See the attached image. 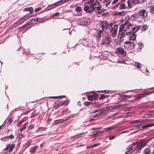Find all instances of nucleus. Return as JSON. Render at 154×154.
Listing matches in <instances>:
<instances>
[{"mask_svg":"<svg viewBox=\"0 0 154 154\" xmlns=\"http://www.w3.org/2000/svg\"><path fill=\"white\" fill-rule=\"evenodd\" d=\"M125 22L120 27L119 34H121V37H124L125 35V32L128 29L132 28L133 24L130 23V17L127 16L125 18Z\"/></svg>","mask_w":154,"mask_h":154,"instance_id":"obj_1","label":"nucleus"},{"mask_svg":"<svg viewBox=\"0 0 154 154\" xmlns=\"http://www.w3.org/2000/svg\"><path fill=\"white\" fill-rule=\"evenodd\" d=\"M99 4V2L97 1H91L86 2L84 4V10L87 12H91L92 11L93 8Z\"/></svg>","mask_w":154,"mask_h":154,"instance_id":"obj_2","label":"nucleus"},{"mask_svg":"<svg viewBox=\"0 0 154 154\" xmlns=\"http://www.w3.org/2000/svg\"><path fill=\"white\" fill-rule=\"evenodd\" d=\"M124 46L126 49L131 50L134 48L135 44L133 42L125 41V42Z\"/></svg>","mask_w":154,"mask_h":154,"instance_id":"obj_3","label":"nucleus"},{"mask_svg":"<svg viewBox=\"0 0 154 154\" xmlns=\"http://www.w3.org/2000/svg\"><path fill=\"white\" fill-rule=\"evenodd\" d=\"M125 35L127 36L129 40L131 41L134 40L136 37V35L134 33H131V32H128L125 33Z\"/></svg>","mask_w":154,"mask_h":154,"instance_id":"obj_4","label":"nucleus"},{"mask_svg":"<svg viewBox=\"0 0 154 154\" xmlns=\"http://www.w3.org/2000/svg\"><path fill=\"white\" fill-rule=\"evenodd\" d=\"M116 53L118 54H121L122 56H125L126 54V52L124 49L121 47L117 48L116 50Z\"/></svg>","mask_w":154,"mask_h":154,"instance_id":"obj_5","label":"nucleus"},{"mask_svg":"<svg viewBox=\"0 0 154 154\" xmlns=\"http://www.w3.org/2000/svg\"><path fill=\"white\" fill-rule=\"evenodd\" d=\"M111 39L108 37H106L102 40V44L105 46L108 45L110 42Z\"/></svg>","mask_w":154,"mask_h":154,"instance_id":"obj_6","label":"nucleus"},{"mask_svg":"<svg viewBox=\"0 0 154 154\" xmlns=\"http://www.w3.org/2000/svg\"><path fill=\"white\" fill-rule=\"evenodd\" d=\"M117 28L118 26L117 25H115L112 28L110 31L112 35L114 37L116 36V33L118 31Z\"/></svg>","mask_w":154,"mask_h":154,"instance_id":"obj_7","label":"nucleus"},{"mask_svg":"<svg viewBox=\"0 0 154 154\" xmlns=\"http://www.w3.org/2000/svg\"><path fill=\"white\" fill-rule=\"evenodd\" d=\"M101 6L99 5L98 6H94L93 8L92 11H94L97 14H100L103 12V11L101 10Z\"/></svg>","mask_w":154,"mask_h":154,"instance_id":"obj_8","label":"nucleus"},{"mask_svg":"<svg viewBox=\"0 0 154 154\" xmlns=\"http://www.w3.org/2000/svg\"><path fill=\"white\" fill-rule=\"evenodd\" d=\"M137 144L136 147L139 150L141 149L145 146V143L143 141H139L136 143H133L134 145Z\"/></svg>","mask_w":154,"mask_h":154,"instance_id":"obj_9","label":"nucleus"},{"mask_svg":"<svg viewBox=\"0 0 154 154\" xmlns=\"http://www.w3.org/2000/svg\"><path fill=\"white\" fill-rule=\"evenodd\" d=\"M147 12L145 10H142L139 12V15L143 19H145L147 17Z\"/></svg>","mask_w":154,"mask_h":154,"instance_id":"obj_10","label":"nucleus"},{"mask_svg":"<svg viewBox=\"0 0 154 154\" xmlns=\"http://www.w3.org/2000/svg\"><path fill=\"white\" fill-rule=\"evenodd\" d=\"M115 107H113L112 106L107 107L104 108V109H97V111L98 112H102L103 111L106 110V109L104 110V109H106L107 110L116 109V108Z\"/></svg>","mask_w":154,"mask_h":154,"instance_id":"obj_11","label":"nucleus"},{"mask_svg":"<svg viewBox=\"0 0 154 154\" xmlns=\"http://www.w3.org/2000/svg\"><path fill=\"white\" fill-rule=\"evenodd\" d=\"M65 2V0H61L58 2L55 3L54 4L52 5L53 8H54L57 6V5H59L60 4L64 3Z\"/></svg>","mask_w":154,"mask_h":154,"instance_id":"obj_12","label":"nucleus"},{"mask_svg":"<svg viewBox=\"0 0 154 154\" xmlns=\"http://www.w3.org/2000/svg\"><path fill=\"white\" fill-rule=\"evenodd\" d=\"M145 117L147 118V117H154V111L150 112L148 114H146L145 115Z\"/></svg>","mask_w":154,"mask_h":154,"instance_id":"obj_13","label":"nucleus"},{"mask_svg":"<svg viewBox=\"0 0 154 154\" xmlns=\"http://www.w3.org/2000/svg\"><path fill=\"white\" fill-rule=\"evenodd\" d=\"M102 33L101 30H99L97 32L96 37L97 39H99L101 37V34Z\"/></svg>","mask_w":154,"mask_h":154,"instance_id":"obj_14","label":"nucleus"},{"mask_svg":"<svg viewBox=\"0 0 154 154\" xmlns=\"http://www.w3.org/2000/svg\"><path fill=\"white\" fill-rule=\"evenodd\" d=\"M128 7L129 8H131L133 6V5L132 4L131 0H128L127 2Z\"/></svg>","mask_w":154,"mask_h":154,"instance_id":"obj_15","label":"nucleus"},{"mask_svg":"<svg viewBox=\"0 0 154 154\" xmlns=\"http://www.w3.org/2000/svg\"><path fill=\"white\" fill-rule=\"evenodd\" d=\"M127 8V6L125 5L123 3H122L119 7L120 9H126Z\"/></svg>","mask_w":154,"mask_h":154,"instance_id":"obj_16","label":"nucleus"},{"mask_svg":"<svg viewBox=\"0 0 154 154\" xmlns=\"http://www.w3.org/2000/svg\"><path fill=\"white\" fill-rule=\"evenodd\" d=\"M38 148V146H35L30 148V152L32 153H34L35 152V150Z\"/></svg>","mask_w":154,"mask_h":154,"instance_id":"obj_17","label":"nucleus"},{"mask_svg":"<svg viewBox=\"0 0 154 154\" xmlns=\"http://www.w3.org/2000/svg\"><path fill=\"white\" fill-rule=\"evenodd\" d=\"M107 24V22L105 21H103L102 22L101 25H102V28L103 30H105V29H106V27Z\"/></svg>","mask_w":154,"mask_h":154,"instance_id":"obj_18","label":"nucleus"},{"mask_svg":"<svg viewBox=\"0 0 154 154\" xmlns=\"http://www.w3.org/2000/svg\"><path fill=\"white\" fill-rule=\"evenodd\" d=\"M85 135V133H81L80 134H78L76 135H75L74 137V138H78L80 137H82L84 136Z\"/></svg>","mask_w":154,"mask_h":154,"instance_id":"obj_19","label":"nucleus"},{"mask_svg":"<svg viewBox=\"0 0 154 154\" xmlns=\"http://www.w3.org/2000/svg\"><path fill=\"white\" fill-rule=\"evenodd\" d=\"M24 22V20H23V19L22 18L19 19L17 21H16L15 23L16 24H17V25H18L20 24H22Z\"/></svg>","mask_w":154,"mask_h":154,"instance_id":"obj_20","label":"nucleus"},{"mask_svg":"<svg viewBox=\"0 0 154 154\" xmlns=\"http://www.w3.org/2000/svg\"><path fill=\"white\" fill-rule=\"evenodd\" d=\"M133 30V32L134 33L136 32L139 29V28L138 26L134 27L131 28Z\"/></svg>","mask_w":154,"mask_h":154,"instance_id":"obj_21","label":"nucleus"},{"mask_svg":"<svg viewBox=\"0 0 154 154\" xmlns=\"http://www.w3.org/2000/svg\"><path fill=\"white\" fill-rule=\"evenodd\" d=\"M153 125H154L153 124H148V125H143L142 126V128H145L147 127L152 126Z\"/></svg>","mask_w":154,"mask_h":154,"instance_id":"obj_22","label":"nucleus"},{"mask_svg":"<svg viewBox=\"0 0 154 154\" xmlns=\"http://www.w3.org/2000/svg\"><path fill=\"white\" fill-rule=\"evenodd\" d=\"M114 128L113 126H111L104 129L103 131H106Z\"/></svg>","mask_w":154,"mask_h":154,"instance_id":"obj_23","label":"nucleus"},{"mask_svg":"<svg viewBox=\"0 0 154 154\" xmlns=\"http://www.w3.org/2000/svg\"><path fill=\"white\" fill-rule=\"evenodd\" d=\"M28 122H26L23 125V127L20 129V131H23L24 129H25L26 128V126L28 125Z\"/></svg>","mask_w":154,"mask_h":154,"instance_id":"obj_24","label":"nucleus"},{"mask_svg":"<svg viewBox=\"0 0 154 154\" xmlns=\"http://www.w3.org/2000/svg\"><path fill=\"white\" fill-rule=\"evenodd\" d=\"M134 65L138 68H139L141 67V64L137 62H136L134 63Z\"/></svg>","mask_w":154,"mask_h":154,"instance_id":"obj_25","label":"nucleus"},{"mask_svg":"<svg viewBox=\"0 0 154 154\" xmlns=\"http://www.w3.org/2000/svg\"><path fill=\"white\" fill-rule=\"evenodd\" d=\"M132 4L133 5V6L135 5L138 3V0H131Z\"/></svg>","mask_w":154,"mask_h":154,"instance_id":"obj_26","label":"nucleus"},{"mask_svg":"<svg viewBox=\"0 0 154 154\" xmlns=\"http://www.w3.org/2000/svg\"><path fill=\"white\" fill-rule=\"evenodd\" d=\"M145 154H149L150 152V149L149 148H146L144 150Z\"/></svg>","mask_w":154,"mask_h":154,"instance_id":"obj_27","label":"nucleus"},{"mask_svg":"<svg viewBox=\"0 0 154 154\" xmlns=\"http://www.w3.org/2000/svg\"><path fill=\"white\" fill-rule=\"evenodd\" d=\"M149 9L151 13L152 14L154 13V6H151L149 8Z\"/></svg>","mask_w":154,"mask_h":154,"instance_id":"obj_28","label":"nucleus"},{"mask_svg":"<svg viewBox=\"0 0 154 154\" xmlns=\"http://www.w3.org/2000/svg\"><path fill=\"white\" fill-rule=\"evenodd\" d=\"M133 148L132 147H131L129 148L128 149L127 151H125V154H128V152H130L131 151L132 149Z\"/></svg>","mask_w":154,"mask_h":154,"instance_id":"obj_29","label":"nucleus"},{"mask_svg":"<svg viewBox=\"0 0 154 154\" xmlns=\"http://www.w3.org/2000/svg\"><path fill=\"white\" fill-rule=\"evenodd\" d=\"M126 12L124 11H123L121 12H118V15L123 16L125 14Z\"/></svg>","mask_w":154,"mask_h":154,"instance_id":"obj_30","label":"nucleus"},{"mask_svg":"<svg viewBox=\"0 0 154 154\" xmlns=\"http://www.w3.org/2000/svg\"><path fill=\"white\" fill-rule=\"evenodd\" d=\"M28 15H26L25 16H24L22 18V19H23V20H24V21H25L26 20L28 19L29 17L28 16Z\"/></svg>","mask_w":154,"mask_h":154,"instance_id":"obj_31","label":"nucleus"},{"mask_svg":"<svg viewBox=\"0 0 154 154\" xmlns=\"http://www.w3.org/2000/svg\"><path fill=\"white\" fill-rule=\"evenodd\" d=\"M0 140L2 141H7L8 140V137H7V136H6L3 137L1 138Z\"/></svg>","mask_w":154,"mask_h":154,"instance_id":"obj_32","label":"nucleus"},{"mask_svg":"<svg viewBox=\"0 0 154 154\" xmlns=\"http://www.w3.org/2000/svg\"><path fill=\"white\" fill-rule=\"evenodd\" d=\"M120 3H118L117 4H116L115 5H114L113 6H112L111 7V8L112 9H115L116 8H117L118 6L120 5Z\"/></svg>","mask_w":154,"mask_h":154,"instance_id":"obj_33","label":"nucleus"},{"mask_svg":"<svg viewBox=\"0 0 154 154\" xmlns=\"http://www.w3.org/2000/svg\"><path fill=\"white\" fill-rule=\"evenodd\" d=\"M131 97V96L130 95H123L122 96V98L124 99H127Z\"/></svg>","mask_w":154,"mask_h":154,"instance_id":"obj_34","label":"nucleus"},{"mask_svg":"<svg viewBox=\"0 0 154 154\" xmlns=\"http://www.w3.org/2000/svg\"><path fill=\"white\" fill-rule=\"evenodd\" d=\"M102 115L101 113H99L97 114L92 115V117H97L100 116Z\"/></svg>","mask_w":154,"mask_h":154,"instance_id":"obj_35","label":"nucleus"},{"mask_svg":"<svg viewBox=\"0 0 154 154\" xmlns=\"http://www.w3.org/2000/svg\"><path fill=\"white\" fill-rule=\"evenodd\" d=\"M63 122L62 119H59L56 120L54 121V122L55 124H57L59 123Z\"/></svg>","mask_w":154,"mask_h":154,"instance_id":"obj_36","label":"nucleus"},{"mask_svg":"<svg viewBox=\"0 0 154 154\" xmlns=\"http://www.w3.org/2000/svg\"><path fill=\"white\" fill-rule=\"evenodd\" d=\"M88 100L92 101L93 99V96L92 95H89L88 97Z\"/></svg>","mask_w":154,"mask_h":154,"instance_id":"obj_37","label":"nucleus"},{"mask_svg":"<svg viewBox=\"0 0 154 154\" xmlns=\"http://www.w3.org/2000/svg\"><path fill=\"white\" fill-rule=\"evenodd\" d=\"M136 18L135 15L133 14L131 15V18H130V21L131 20H134Z\"/></svg>","mask_w":154,"mask_h":154,"instance_id":"obj_38","label":"nucleus"},{"mask_svg":"<svg viewBox=\"0 0 154 154\" xmlns=\"http://www.w3.org/2000/svg\"><path fill=\"white\" fill-rule=\"evenodd\" d=\"M112 24L111 23H108L106 24V29L105 30H106L109 27H112Z\"/></svg>","mask_w":154,"mask_h":154,"instance_id":"obj_39","label":"nucleus"},{"mask_svg":"<svg viewBox=\"0 0 154 154\" xmlns=\"http://www.w3.org/2000/svg\"><path fill=\"white\" fill-rule=\"evenodd\" d=\"M10 147H11V148L9 149V152L12 151L13 149V148L15 147V145L14 144H12L11 145H10Z\"/></svg>","mask_w":154,"mask_h":154,"instance_id":"obj_40","label":"nucleus"},{"mask_svg":"<svg viewBox=\"0 0 154 154\" xmlns=\"http://www.w3.org/2000/svg\"><path fill=\"white\" fill-rule=\"evenodd\" d=\"M100 145V143H95L92 146L90 147V148H92L93 147H96L97 146H98Z\"/></svg>","mask_w":154,"mask_h":154,"instance_id":"obj_41","label":"nucleus"},{"mask_svg":"<svg viewBox=\"0 0 154 154\" xmlns=\"http://www.w3.org/2000/svg\"><path fill=\"white\" fill-rule=\"evenodd\" d=\"M105 98V95L103 94H101L100 95V97H99V99L100 100H101L102 99H104Z\"/></svg>","mask_w":154,"mask_h":154,"instance_id":"obj_42","label":"nucleus"},{"mask_svg":"<svg viewBox=\"0 0 154 154\" xmlns=\"http://www.w3.org/2000/svg\"><path fill=\"white\" fill-rule=\"evenodd\" d=\"M32 20H33L32 19ZM32 23V20H30V21L29 22L27 23L26 24L24 25L23 26V27H25L27 25H29V24H31Z\"/></svg>","mask_w":154,"mask_h":154,"instance_id":"obj_43","label":"nucleus"},{"mask_svg":"<svg viewBox=\"0 0 154 154\" xmlns=\"http://www.w3.org/2000/svg\"><path fill=\"white\" fill-rule=\"evenodd\" d=\"M80 23L81 25L83 26H85L87 24V23L84 21H82Z\"/></svg>","mask_w":154,"mask_h":154,"instance_id":"obj_44","label":"nucleus"},{"mask_svg":"<svg viewBox=\"0 0 154 154\" xmlns=\"http://www.w3.org/2000/svg\"><path fill=\"white\" fill-rule=\"evenodd\" d=\"M143 122V121H142V120H137L134 121L133 122V123H140V122Z\"/></svg>","mask_w":154,"mask_h":154,"instance_id":"obj_45","label":"nucleus"},{"mask_svg":"<svg viewBox=\"0 0 154 154\" xmlns=\"http://www.w3.org/2000/svg\"><path fill=\"white\" fill-rule=\"evenodd\" d=\"M147 28V26L146 25H144L142 26V30L143 31H145Z\"/></svg>","mask_w":154,"mask_h":154,"instance_id":"obj_46","label":"nucleus"},{"mask_svg":"<svg viewBox=\"0 0 154 154\" xmlns=\"http://www.w3.org/2000/svg\"><path fill=\"white\" fill-rule=\"evenodd\" d=\"M61 103H62V106L63 105H66L68 104L67 101L66 100L64 101V102H61Z\"/></svg>","mask_w":154,"mask_h":154,"instance_id":"obj_47","label":"nucleus"},{"mask_svg":"<svg viewBox=\"0 0 154 154\" xmlns=\"http://www.w3.org/2000/svg\"><path fill=\"white\" fill-rule=\"evenodd\" d=\"M29 11L30 13L31 14L33 12V8L32 7H30L29 8Z\"/></svg>","mask_w":154,"mask_h":154,"instance_id":"obj_48","label":"nucleus"},{"mask_svg":"<svg viewBox=\"0 0 154 154\" xmlns=\"http://www.w3.org/2000/svg\"><path fill=\"white\" fill-rule=\"evenodd\" d=\"M81 8L79 7H77L75 9V10L78 12H79L81 10Z\"/></svg>","mask_w":154,"mask_h":154,"instance_id":"obj_49","label":"nucleus"},{"mask_svg":"<svg viewBox=\"0 0 154 154\" xmlns=\"http://www.w3.org/2000/svg\"><path fill=\"white\" fill-rule=\"evenodd\" d=\"M7 137H8V139H9V138L11 139H12L14 138V136L12 134H11L9 135V136H7Z\"/></svg>","mask_w":154,"mask_h":154,"instance_id":"obj_50","label":"nucleus"},{"mask_svg":"<svg viewBox=\"0 0 154 154\" xmlns=\"http://www.w3.org/2000/svg\"><path fill=\"white\" fill-rule=\"evenodd\" d=\"M60 14V13L59 12H57V13H56L54 14H53L52 15V16L53 17H55V16H57L59 15V14Z\"/></svg>","mask_w":154,"mask_h":154,"instance_id":"obj_51","label":"nucleus"},{"mask_svg":"<svg viewBox=\"0 0 154 154\" xmlns=\"http://www.w3.org/2000/svg\"><path fill=\"white\" fill-rule=\"evenodd\" d=\"M42 9L41 7H39L37 8H35V12H37L40 11Z\"/></svg>","mask_w":154,"mask_h":154,"instance_id":"obj_52","label":"nucleus"},{"mask_svg":"<svg viewBox=\"0 0 154 154\" xmlns=\"http://www.w3.org/2000/svg\"><path fill=\"white\" fill-rule=\"evenodd\" d=\"M151 93L150 91H147V92L143 93V94L144 95H147Z\"/></svg>","mask_w":154,"mask_h":154,"instance_id":"obj_53","label":"nucleus"},{"mask_svg":"<svg viewBox=\"0 0 154 154\" xmlns=\"http://www.w3.org/2000/svg\"><path fill=\"white\" fill-rule=\"evenodd\" d=\"M116 137V136L115 135H113L112 136H111L109 137V139L110 140H111L112 139H113Z\"/></svg>","mask_w":154,"mask_h":154,"instance_id":"obj_54","label":"nucleus"},{"mask_svg":"<svg viewBox=\"0 0 154 154\" xmlns=\"http://www.w3.org/2000/svg\"><path fill=\"white\" fill-rule=\"evenodd\" d=\"M119 0H113L111 3L112 5H113L116 3H117Z\"/></svg>","mask_w":154,"mask_h":154,"instance_id":"obj_55","label":"nucleus"},{"mask_svg":"<svg viewBox=\"0 0 154 154\" xmlns=\"http://www.w3.org/2000/svg\"><path fill=\"white\" fill-rule=\"evenodd\" d=\"M23 136L22 134H20L18 135L17 137V138H18L19 139H20L21 138H22L23 137Z\"/></svg>","mask_w":154,"mask_h":154,"instance_id":"obj_56","label":"nucleus"},{"mask_svg":"<svg viewBox=\"0 0 154 154\" xmlns=\"http://www.w3.org/2000/svg\"><path fill=\"white\" fill-rule=\"evenodd\" d=\"M10 147V145H8L4 149V151L7 150Z\"/></svg>","mask_w":154,"mask_h":154,"instance_id":"obj_57","label":"nucleus"},{"mask_svg":"<svg viewBox=\"0 0 154 154\" xmlns=\"http://www.w3.org/2000/svg\"><path fill=\"white\" fill-rule=\"evenodd\" d=\"M34 20L38 21V22H40L41 21V19L38 18H35Z\"/></svg>","mask_w":154,"mask_h":154,"instance_id":"obj_58","label":"nucleus"},{"mask_svg":"<svg viewBox=\"0 0 154 154\" xmlns=\"http://www.w3.org/2000/svg\"><path fill=\"white\" fill-rule=\"evenodd\" d=\"M111 1H109L108 2L106 3L105 4V6L106 7H107L109 5L110 3H111Z\"/></svg>","mask_w":154,"mask_h":154,"instance_id":"obj_59","label":"nucleus"},{"mask_svg":"<svg viewBox=\"0 0 154 154\" xmlns=\"http://www.w3.org/2000/svg\"><path fill=\"white\" fill-rule=\"evenodd\" d=\"M91 103V102H85V105L86 106H88Z\"/></svg>","mask_w":154,"mask_h":154,"instance_id":"obj_60","label":"nucleus"},{"mask_svg":"<svg viewBox=\"0 0 154 154\" xmlns=\"http://www.w3.org/2000/svg\"><path fill=\"white\" fill-rule=\"evenodd\" d=\"M34 127V125H32L29 127V129H32Z\"/></svg>","mask_w":154,"mask_h":154,"instance_id":"obj_61","label":"nucleus"},{"mask_svg":"<svg viewBox=\"0 0 154 154\" xmlns=\"http://www.w3.org/2000/svg\"><path fill=\"white\" fill-rule=\"evenodd\" d=\"M62 103H61V102L58 103L57 105L58 106V107L62 106Z\"/></svg>","mask_w":154,"mask_h":154,"instance_id":"obj_62","label":"nucleus"},{"mask_svg":"<svg viewBox=\"0 0 154 154\" xmlns=\"http://www.w3.org/2000/svg\"><path fill=\"white\" fill-rule=\"evenodd\" d=\"M115 116V115H111L110 116H109L108 117V118H113Z\"/></svg>","mask_w":154,"mask_h":154,"instance_id":"obj_63","label":"nucleus"},{"mask_svg":"<svg viewBox=\"0 0 154 154\" xmlns=\"http://www.w3.org/2000/svg\"><path fill=\"white\" fill-rule=\"evenodd\" d=\"M142 44L141 42H139L138 43V45H139L140 48H141V46H142Z\"/></svg>","mask_w":154,"mask_h":154,"instance_id":"obj_64","label":"nucleus"}]
</instances>
